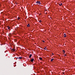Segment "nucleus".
<instances>
[{
    "instance_id": "obj_1",
    "label": "nucleus",
    "mask_w": 75,
    "mask_h": 75,
    "mask_svg": "<svg viewBox=\"0 0 75 75\" xmlns=\"http://www.w3.org/2000/svg\"><path fill=\"white\" fill-rule=\"evenodd\" d=\"M40 3H41L40 1H38L36 2V3H37V4H40Z\"/></svg>"
},
{
    "instance_id": "obj_2",
    "label": "nucleus",
    "mask_w": 75,
    "mask_h": 75,
    "mask_svg": "<svg viewBox=\"0 0 75 75\" xmlns=\"http://www.w3.org/2000/svg\"><path fill=\"white\" fill-rule=\"evenodd\" d=\"M59 5L60 6H62V4L61 3H60L59 4Z\"/></svg>"
},
{
    "instance_id": "obj_3",
    "label": "nucleus",
    "mask_w": 75,
    "mask_h": 75,
    "mask_svg": "<svg viewBox=\"0 0 75 75\" xmlns=\"http://www.w3.org/2000/svg\"><path fill=\"white\" fill-rule=\"evenodd\" d=\"M30 61L31 62H33V61H34V59H31L30 60Z\"/></svg>"
},
{
    "instance_id": "obj_4",
    "label": "nucleus",
    "mask_w": 75,
    "mask_h": 75,
    "mask_svg": "<svg viewBox=\"0 0 75 75\" xmlns=\"http://www.w3.org/2000/svg\"><path fill=\"white\" fill-rule=\"evenodd\" d=\"M64 37H67V35H66V34H64Z\"/></svg>"
},
{
    "instance_id": "obj_5",
    "label": "nucleus",
    "mask_w": 75,
    "mask_h": 75,
    "mask_svg": "<svg viewBox=\"0 0 75 75\" xmlns=\"http://www.w3.org/2000/svg\"><path fill=\"white\" fill-rule=\"evenodd\" d=\"M32 56V54H30L29 57V58H31V57Z\"/></svg>"
},
{
    "instance_id": "obj_6",
    "label": "nucleus",
    "mask_w": 75,
    "mask_h": 75,
    "mask_svg": "<svg viewBox=\"0 0 75 75\" xmlns=\"http://www.w3.org/2000/svg\"><path fill=\"white\" fill-rule=\"evenodd\" d=\"M39 59H40V60H42V59L41 57H40L39 58Z\"/></svg>"
},
{
    "instance_id": "obj_7",
    "label": "nucleus",
    "mask_w": 75,
    "mask_h": 75,
    "mask_svg": "<svg viewBox=\"0 0 75 75\" xmlns=\"http://www.w3.org/2000/svg\"><path fill=\"white\" fill-rule=\"evenodd\" d=\"M12 51H16V50H15V49H12Z\"/></svg>"
},
{
    "instance_id": "obj_8",
    "label": "nucleus",
    "mask_w": 75,
    "mask_h": 75,
    "mask_svg": "<svg viewBox=\"0 0 75 75\" xmlns=\"http://www.w3.org/2000/svg\"><path fill=\"white\" fill-rule=\"evenodd\" d=\"M30 24H28V25H27V27H30Z\"/></svg>"
},
{
    "instance_id": "obj_9",
    "label": "nucleus",
    "mask_w": 75,
    "mask_h": 75,
    "mask_svg": "<svg viewBox=\"0 0 75 75\" xmlns=\"http://www.w3.org/2000/svg\"><path fill=\"white\" fill-rule=\"evenodd\" d=\"M19 59H22V57H19Z\"/></svg>"
},
{
    "instance_id": "obj_10",
    "label": "nucleus",
    "mask_w": 75,
    "mask_h": 75,
    "mask_svg": "<svg viewBox=\"0 0 75 75\" xmlns=\"http://www.w3.org/2000/svg\"><path fill=\"white\" fill-rule=\"evenodd\" d=\"M53 60H54V59H52L51 60V61L52 62L53 61Z\"/></svg>"
},
{
    "instance_id": "obj_11",
    "label": "nucleus",
    "mask_w": 75,
    "mask_h": 75,
    "mask_svg": "<svg viewBox=\"0 0 75 75\" xmlns=\"http://www.w3.org/2000/svg\"><path fill=\"white\" fill-rule=\"evenodd\" d=\"M8 30H9V29H10V27H9V26H8Z\"/></svg>"
},
{
    "instance_id": "obj_12",
    "label": "nucleus",
    "mask_w": 75,
    "mask_h": 75,
    "mask_svg": "<svg viewBox=\"0 0 75 75\" xmlns=\"http://www.w3.org/2000/svg\"><path fill=\"white\" fill-rule=\"evenodd\" d=\"M46 48H47V47H45V48H44V50H47V49H46Z\"/></svg>"
},
{
    "instance_id": "obj_13",
    "label": "nucleus",
    "mask_w": 75,
    "mask_h": 75,
    "mask_svg": "<svg viewBox=\"0 0 75 75\" xmlns=\"http://www.w3.org/2000/svg\"><path fill=\"white\" fill-rule=\"evenodd\" d=\"M64 56H67V54H64Z\"/></svg>"
},
{
    "instance_id": "obj_14",
    "label": "nucleus",
    "mask_w": 75,
    "mask_h": 75,
    "mask_svg": "<svg viewBox=\"0 0 75 75\" xmlns=\"http://www.w3.org/2000/svg\"><path fill=\"white\" fill-rule=\"evenodd\" d=\"M63 52H65V51L64 50H63Z\"/></svg>"
},
{
    "instance_id": "obj_15",
    "label": "nucleus",
    "mask_w": 75,
    "mask_h": 75,
    "mask_svg": "<svg viewBox=\"0 0 75 75\" xmlns=\"http://www.w3.org/2000/svg\"><path fill=\"white\" fill-rule=\"evenodd\" d=\"M39 22H40V23H41V20L40 21H39Z\"/></svg>"
},
{
    "instance_id": "obj_16",
    "label": "nucleus",
    "mask_w": 75,
    "mask_h": 75,
    "mask_svg": "<svg viewBox=\"0 0 75 75\" xmlns=\"http://www.w3.org/2000/svg\"><path fill=\"white\" fill-rule=\"evenodd\" d=\"M42 42H45V41H44V40H43Z\"/></svg>"
},
{
    "instance_id": "obj_17",
    "label": "nucleus",
    "mask_w": 75,
    "mask_h": 75,
    "mask_svg": "<svg viewBox=\"0 0 75 75\" xmlns=\"http://www.w3.org/2000/svg\"><path fill=\"white\" fill-rule=\"evenodd\" d=\"M16 58L17 59H19V57H18Z\"/></svg>"
},
{
    "instance_id": "obj_18",
    "label": "nucleus",
    "mask_w": 75,
    "mask_h": 75,
    "mask_svg": "<svg viewBox=\"0 0 75 75\" xmlns=\"http://www.w3.org/2000/svg\"><path fill=\"white\" fill-rule=\"evenodd\" d=\"M18 20H20V18L18 17Z\"/></svg>"
},
{
    "instance_id": "obj_19",
    "label": "nucleus",
    "mask_w": 75,
    "mask_h": 75,
    "mask_svg": "<svg viewBox=\"0 0 75 75\" xmlns=\"http://www.w3.org/2000/svg\"><path fill=\"white\" fill-rule=\"evenodd\" d=\"M65 52H63V54H65Z\"/></svg>"
},
{
    "instance_id": "obj_20",
    "label": "nucleus",
    "mask_w": 75,
    "mask_h": 75,
    "mask_svg": "<svg viewBox=\"0 0 75 75\" xmlns=\"http://www.w3.org/2000/svg\"><path fill=\"white\" fill-rule=\"evenodd\" d=\"M40 15H41V14H40Z\"/></svg>"
},
{
    "instance_id": "obj_21",
    "label": "nucleus",
    "mask_w": 75,
    "mask_h": 75,
    "mask_svg": "<svg viewBox=\"0 0 75 75\" xmlns=\"http://www.w3.org/2000/svg\"><path fill=\"white\" fill-rule=\"evenodd\" d=\"M10 34H10H10H9V35H10Z\"/></svg>"
},
{
    "instance_id": "obj_22",
    "label": "nucleus",
    "mask_w": 75,
    "mask_h": 75,
    "mask_svg": "<svg viewBox=\"0 0 75 75\" xmlns=\"http://www.w3.org/2000/svg\"><path fill=\"white\" fill-rule=\"evenodd\" d=\"M53 55H54V54H53Z\"/></svg>"
}]
</instances>
